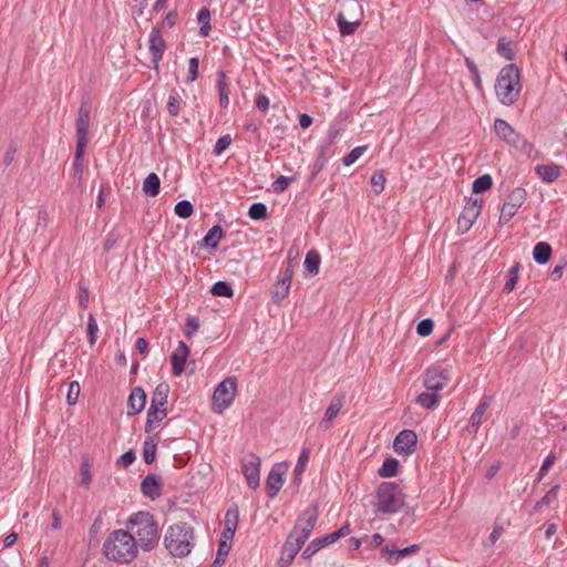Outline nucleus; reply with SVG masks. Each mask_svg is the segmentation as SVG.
Returning <instances> with one entry per match:
<instances>
[{
  "instance_id": "c03bdc74",
  "label": "nucleus",
  "mask_w": 567,
  "mask_h": 567,
  "mask_svg": "<svg viewBox=\"0 0 567 567\" xmlns=\"http://www.w3.org/2000/svg\"><path fill=\"white\" fill-rule=\"evenodd\" d=\"M358 24H359L358 22H349V21H347L344 16H343V13H339V16H338V25H339V30H340L341 34L349 35V34L354 33Z\"/></svg>"
},
{
  "instance_id": "9b49d317",
  "label": "nucleus",
  "mask_w": 567,
  "mask_h": 567,
  "mask_svg": "<svg viewBox=\"0 0 567 567\" xmlns=\"http://www.w3.org/2000/svg\"><path fill=\"white\" fill-rule=\"evenodd\" d=\"M481 203L482 202H480L478 199H474V200L471 199L465 204V206L457 219V230L458 231L464 234L467 230H470V228L473 226V224L475 223V220L477 219V217L481 214V209H482Z\"/></svg>"
},
{
  "instance_id": "bf43d9fd",
  "label": "nucleus",
  "mask_w": 567,
  "mask_h": 567,
  "mask_svg": "<svg viewBox=\"0 0 567 567\" xmlns=\"http://www.w3.org/2000/svg\"><path fill=\"white\" fill-rule=\"evenodd\" d=\"M99 331V326L96 320L92 315H89L87 319V334H89V342L91 346H93L96 341V333Z\"/></svg>"
},
{
  "instance_id": "1a4fd4ad",
  "label": "nucleus",
  "mask_w": 567,
  "mask_h": 567,
  "mask_svg": "<svg viewBox=\"0 0 567 567\" xmlns=\"http://www.w3.org/2000/svg\"><path fill=\"white\" fill-rule=\"evenodd\" d=\"M243 474L247 481V485L251 489H256L260 484V457L254 453L243 458Z\"/></svg>"
},
{
  "instance_id": "473e14b6",
  "label": "nucleus",
  "mask_w": 567,
  "mask_h": 567,
  "mask_svg": "<svg viewBox=\"0 0 567 567\" xmlns=\"http://www.w3.org/2000/svg\"><path fill=\"white\" fill-rule=\"evenodd\" d=\"M290 287L291 285L285 282V280L278 279L271 289V298L274 302H281L289 295Z\"/></svg>"
},
{
  "instance_id": "412c9836",
  "label": "nucleus",
  "mask_w": 567,
  "mask_h": 567,
  "mask_svg": "<svg viewBox=\"0 0 567 567\" xmlns=\"http://www.w3.org/2000/svg\"><path fill=\"white\" fill-rule=\"evenodd\" d=\"M91 106L89 102H82L76 118V135L87 136L90 126Z\"/></svg>"
},
{
  "instance_id": "0e129e2a",
  "label": "nucleus",
  "mask_w": 567,
  "mask_h": 567,
  "mask_svg": "<svg viewBox=\"0 0 567 567\" xmlns=\"http://www.w3.org/2000/svg\"><path fill=\"white\" fill-rule=\"evenodd\" d=\"M433 321L431 319H424L422 321L419 322L417 327H416V331L420 336L422 337H426L429 334H431V332L433 331Z\"/></svg>"
},
{
  "instance_id": "f3484780",
  "label": "nucleus",
  "mask_w": 567,
  "mask_h": 567,
  "mask_svg": "<svg viewBox=\"0 0 567 567\" xmlns=\"http://www.w3.org/2000/svg\"><path fill=\"white\" fill-rule=\"evenodd\" d=\"M141 491L152 499L159 497L162 494V478L156 474H147L141 483Z\"/></svg>"
},
{
  "instance_id": "b1692460",
  "label": "nucleus",
  "mask_w": 567,
  "mask_h": 567,
  "mask_svg": "<svg viewBox=\"0 0 567 567\" xmlns=\"http://www.w3.org/2000/svg\"><path fill=\"white\" fill-rule=\"evenodd\" d=\"M536 174L546 183L555 182L559 175V167L555 164L537 165L535 167Z\"/></svg>"
},
{
  "instance_id": "a18cd8bd",
  "label": "nucleus",
  "mask_w": 567,
  "mask_h": 567,
  "mask_svg": "<svg viewBox=\"0 0 567 567\" xmlns=\"http://www.w3.org/2000/svg\"><path fill=\"white\" fill-rule=\"evenodd\" d=\"M465 64L471 72V78L473 80V83L477 90L482 89V80L480 76V71L475 62L471 58H465Z\"/></svg>"
},
{
  "instance_id": "2f4dec72",
  "label": "nucleus",
  "mask_w": 567,
  "mask_h": 567,
  "mask_svg": "<svg viewBox=\"0 0 567 567\" xmlns=\"http://www.w3.org/2000/svg\"><path fill=\"white\" fill-rule=\"evenodd\" d=\"M197 21H198V24H199V34L203 37V38H206L209 35V32L212 30V25H210V11L208 8L206 7H203L198 14H197Z\"/></svg>"
},
{
  "instance_id": "c756f323",
  "label": "nucleus",
  "mask_w": 567,
  "mask_h": 567,
  "mask_svg": "<svg viewBox=\"0 0 567 567\" xmlns=\"http://www.w3.org/2000/svg\"><path fill=\"white\" fill-rule=\"evenodd\" d=\"M161 181L157 174L150 173L143 182V192L150 197H155L159 193Z\"/></svg>"
},
{
  "instance_id": "6e6d98bb",
  "label": "nucleus",
  "mask_w": 567,
  "mask_h": 567,
  "mask_svg": "<svg viewBox=\"0 0 567 567\" xmlns=\"http://www.w3.org/2000/svg\"><path fill=\"white\" fill-rule=\"evenodd\" d=\"M293 177L289 176H280L272 183V188L275 193L285 192L288 186L293 182Z\"/></svg>"
},
{
  "instance_id": "a211bd4d",
  "label": "nucleus",
  "mask_w": 567,
  "mask_h": 567,
  "mask_svg": "<svg viewBox=\"0 0 567 567\" xmlns=\"http://www.w3.org/2000/svg\"><path fill=\"white\" fill-rule=\"evenodd\" d=\"M239 520V512L238 507L236 505L229 507L225 515V526L224 530L221 533V537H224L227 540H233L237 525Z\"/></svg>"
},
{
  "instance_id": "72a5a7b5",
  "label": "nucleus",
  "mask_w": 567,
  "mask_h": 567,
  "mask_svg": "<svg viewBox=\"0 0 567 567\" xmlns=\"http://www.w3.org/2000/svg\"><path fill=\"white\" fill-rule=\"evenodd\" d=\"M420 550V545L413 544L409 547L398 549V548H390L388 545L382 548V551L385 554H389L391 557L395 556L396 560L403 557H406L409 555L415 554Z\"/></svg>"
},
{
  "instance_id": "f704fd0d",
  "label": "nucleus",
  "mask_w": 567,
  "mask_h": 567,
  "mask_svg": "<svg viewBox=\"0 0 567 567\" xmlns=\"http://www.w3.org/2000/svg\"><path fill=\"white\" fill-rule=\"evenodd\" d=\"M320 255L316 250H310L305 259V267L311 275H317L320 266Z\"/></svg>"
},
{
  "instance_id": "e2e57ef3",
  "label": "nucleus",
  "mask_w": 567,
  "mask_h": 567,
  "mask_svg": "<svg viewBox=\"0 0 567 567\" xmlns=\"http://www.w3.org/2000/svg\"><path fill=\"white\" fill-rule=\"evenodd\" d=\"M179 105H181V102H179L178 95L177 94H171L168 96V101H167V111H168L169 115H172V116L178 115V113H179Z\"/></svg>"
},
{
  "instance_id": "8fccbe9b",
  "label": "nucleus",
  "mask_w": 567,
  "mask_h": 567,
  "mask_svg": "<svg viewBox=\"0 0 567 567\" xmlns=\"http://www.w3.org/2000/svg\"><path fill=\"white\" fill-rule=\"evenodd\" d=\"M80 384L78 381H72L70 382L69 384V389H68V393H66V402L69 405H75L78 400H79V395H80Z\"/></svg>"
},
{
  "instance_id": "a878e982",
  "label": "nucleus",
  "mask_w": 567,
  "mask_h": 567,
  "mask_svg": "<svg viewBox=\"0 0 567 567\" xmlns=\"http://www.w3.org/2000/svg\"><path fill=\"white\" fill-rule=\"evenodd\" d=\"M217 87L219 93V104L221 107L226 109L229 104V83L224 71L218 72Z\"/></svg>"
},
{
  "instance_id": "774afa93",
  "label": "nucleus",
  "mask_w": 567,
  "mask_h": 567,
  "mask_svg": "<svg viewBox=\"0 0 567 567\" xmlns=\"http://www.w3.org/2000/svg\"><path fill=\"white\" fill-rule=\"evenodd\" d=\"M135 458V453L131 450L120 456V458L117 460V465L123 468H127L131 464H133Z\"/></svg>"
},
{
  "instance_id": "5701e85b",
  "label": "nucleus",
  "mask_w": 567,
  "mask_h": 567,
  "mask_svg": "<svg viewBox=\"0 0 567 567\" xmlns=\"http://www.w3.org/2000/svg\"><path fill=\"white\" fill-rule=\"evenodd\" d=\"M224 236V230L220 225H215L212 227L207 234L204 236L202 241L199 243L200 247H209L210 249H216L220 239Z\"/></svg>"
},
{
  "instance_id": "864d4df0",
  "label": "nucleus",
  "mask_w": 567,
  "mask_h": 567,
  "mask_svg": "<svg viewBox=\"0 0 567 567\" xmlns=\"http://www.w3.org/2000/svg\"><path fill=\"white\" fill-rule=\"evenodd\" d=\"M349 534H350V526H349V524H346L338 530L324 536L323 540L326 542V544H332L336 540H338L340 537H344Z\"/></svg>"
},
{
  "instance_id": "20e7f679",
  "label": "nucleus",
  "mask_w": 567,
  "mask_h": 567,
  "mask_svg": "<svg viewBox=\"0 0 567 567\" xmlns=\"http://www.w3.org/2000/svg\"><path fill=\"white\" fill-rule=\"evenodd\" d=\"M164 544L174 557L187 556L194 546V529L186 523H177L167 529Z\"/></svg>"
},
{
  "instance_id": "dca6fc26",
  "label": "nucleus",
  "mask_w": 567,
  "mask_h": 567,
  "mask_svg": "<svg viewBox=\"0 0 567 567\" xmlns=\"http://www.w3.org/2000/svg\"><path fill=\"white\" fill-rule=\"evenodd\" d=\"M188 355V346L184 341H179L171 355L172 370L175 377H179L184 372Z\"/></svg>"
},
{
  "instance_id": "7ed1b4c3",
  "label": "nucleus",
  "mask_w": 567,
  "mask_h": 567,
  "mask_svg": "<svg viewBox=\"0 0 567 567\" xmlns=\"http://www.w3.org/2000/svg\"><path fill=\"white\" fill-rule=\"evenodd\" d=\"M522 91L520 72L515 64H507L501 69L495 83V93L504 105L517 102Z\"/></svg>"
},
{
  "instance_id": "0eeeda50",
  "label": "nucleus",
  "mask_w": 567,
  "mask_h": 567,
  "mask_svg": "<svg viewBox=\"0 0 567 567\" xmlns=\"http://www.w3.org/2000/svg\"><path fill=\"white\" fill-rule=\"evenodd\" d=\"M494 130L497 136L503 138L507 144L513 147L524 151L525 153H529L532 151V145L517 133L506 121L502 118H496L494 122Z\"/></svg>"
},
{
  "instance_id": "680f3d73",
  "label": "nucleus",
  "mask_w": 567,
  "mask_h": 567,
  "mask_svg": "<svg viewBox=\"0 0 567 567\" xmlns=\"http://www.w3.org/2000/svg\"><path fill=\"white\" fill-rule=\"evenodd\" d=\"M231 144V137L230 135H224V136H220L216 144H215V147H214V151L213 153L215 155H220L229 145Z\"/></svg>"
},
{
  "instance_id": "13d9d810",
  "label": "nucleus",
  "mask_w": 567,
  "mask_h": 567,
  "mask_svg": "<svg viewBox=\"0 0 567 567\" xmlns=\"http://www.w3.org/2000/svg\"><path fill=\"white\" fill-rule=\"evenodd\" d=\"M91 481V464L87 458H83L81 464V484L87 486Z\"/></svg>"
},
{
  "instance_id": "69168bd1",
  "label": "nucleus",
  "mask_w": 567,
  "mask_h": 567,
  "mask_svg": "<svg viewBox=\"0 0 567 567\" xmlns=\"http://www.w3.org/2000/svg\"><path fill=\"white\" fill-rule=\"evenodd\" d=\"M198 58H190L188 61V82H194L198 78Z\"/></svg>"
},
{
  "instance_id": "052dcab7",
  "label": "nucleus",
  "mask_w": 567,
  "mask_h": 567,
  "mask_svg": "<svg viewBox=\"0 0 567 567\" xmlns=\"http://www.w3.org/2000/svg\"><path fill=\"white\" fill-rule=\"evenodd\" d=\"M199 329V322L195 317H188L186 319L184 334L187 338H192Z\"/></svg>"
},
{
  "instance_id": "423d86ee",
  "label": "nucleus",
  "mask_w": 567,
  "mask_h": 567,
  "mask_svg": "<svg viewBox=\"0 0 567 567\" xmlns=\"http://www.w3.org/2000/svg\"><path fill=\"white\" fill-rule=\"evenodd\" d=\"M237 394V379L227 378L221 381L215 389L212 399V409L215 413H223L228 409Z\"/></svg>"
},
{
  "instance_id": "c85d7f7f",
  "label": "nucleus",
  "mask_w": 567,
  "mask_h": 567,
  "mask_svg": "<svg viewBox=\"0 0 567 567\" xmlns=\"http://www.w3.org/2000/svg\"><path fill=\"white\" fill-rule=\"evenodd\" d=\"M158 436H148L143 444V460L146 464H152L156 456Z\"/></svg>"
},
{
  "instance_id": "4d7b16f0",
  "label": "nucleus",
  "mask_w": 567,
  "mask_h": 567,
  "mask_svg": "<svg viewBox=\"0 0 567 567\" xmlns=\"http://www.w3.org/2000/svg\"><path fill=\"white\" fill-rule=\"evenodd\" d=\"M310 457V451L308 449H303L301 454L299 455L297 465L295 467L296 476H300L305 472V466L308 463Z\"/></svg>"
},
{
  "instance_id": "f8f14e48",
  "label": "nucleus",
  "mask_w": 567,
  "mask_h": 567,
  "mask_svg": "<svg viewBox=\"0 0 567 567\" xmlns=\"http://www.w3.org/2000/svg\"><path fill=\"white\" fill-rule=\"evenodd\" d=\"M148 42V50L152 62L154 64V69L158 71L159 61L163 59L164 52L166 50V42L162 37V32L158 25L152 28Z\"/></svg>"
},
{
  "instance_id": "a19ab883",
  "label": "nucleus",
  "mask_w": 567,
  "mask_h": 567,
  "mask_svg": "<svg viewBox=\"0 0 567 567\" xmlns=\"http://www.w3.org/2000/svg\"><path fill=\"white\" fill-rule=\"evenodd\" d=\"M248 215L254 220H262L267 217V206L262 203H254L248 210Z\"/></svg>"
},
{
  "instance_id": "79ce46f5",
  "label": "nucleus",
  "mask_w": 567,
  "mask_h": 567,
  "mask_svg": "<svg viewBox=\"0 0 567 567\" xmlns=\"http://www.w3.org/2000/svg\"><path fill=\"white\" fill-rule=\"evenodd\" d=\"M497 53L505 58L506 60H513L515 58L514 51L511 47V42L507 41L505 38H501L497 42L496 47Z\"/></svg>"
},
{
  "instance_id": "37998d69",
  "label": "nucleus",
  "mask_w": 567,
  "mask_h": 567,
  "mask_svg": "<svg viewBox=\"0 0 567 567\" xmlns=\"http://www.w3.org/2000/svg\"><path fill=\"white\" fill-rule=\"evenodd\" d=\"M212 293L214 296H218V297H233L234 295V290L231 288V286L226 282V281H217L213 288H212Z\"/></svg>"
},
{
  "instance_id": "ea45409f",
  "label": "nucleus",
  "mask_w": 567,
  "mask_h": 567,
  "mask_svg": "<svg viewBox=\"0 0 567 567\" xmlns=\"http://www.w3.org/2000/svg\"><path fill=\"white\" fill-rule=\"evenodd\" d=\"M558 491H559V485H554L543 497L540 501H538L535 506H534V509L536 512H539L544 506H547L549 505L553 501H555L557 498V495H558Z\"/></svg>"
},
{
  "instance_id": "bb28decb",
  "label": "nucleus",
  "mask_w": 567,
  "mask_h": 567,
  "mask_svg": "<svg viewBox=\"0 0 567 567\" xmlns=\"http://www.w3.org/2000/svg\"><path fill=\"white\" fill-rule=\"evenodd\" d=\"M491 399L489 398H483V400L478 403L475 411L470 417V426L473 429L474 432L477 431L478 426L482 423L483 416L486 412V410L489 406Z\"/></svg>"
},
{
  "instance_id": "cd10ccee",
  "label": "nucleus",
  "mask_w": 567,
  "mask_h": 567,
  "mask_svg": "<svg viewBox=\"0 0 567 567\" xmlns=\"http://www.w3.org/2000/svg\"><path fill=\"white\" fill-rule=\"evenodd\" d=\"M415 402L424 409L433 410L440 402V395L434 391H424L417 395Z\"/></svg>"
},
{
  "instance_id": "7c9ffc66",
  "label": "nucleus",
  "mask_w": 567,
  "mask_h": 567,
  "mask_svg": "<svg viewBox=\"0 0 567 567\" xmlns=\"http://www.w3.org/2000/svg\"><path fill=\"white\" fill-rule=\"evenodd\" d=\"M166 410L148 409L145 432L151 433L166 416Z\"/></svg>"
},
{
  "instance_id": "09e8293b",
  "label": "nucleus",
  "mask_w": 567,
  "mask_h": 567,
  "mask_svg": "<svg viewBox=\"0 0 567 567\" xmlns=\"http://www.w3.org/2000/svg\"><path fill=\"white\" fill-rule=\"evenodd\" d=\"M367 148H368V146H365V145L354 147L349 154H347L343 157V159H342L343 164L346 166L352 165L363 155V153L365 152Z\"/></svg>"
},
{
  "instance_id": "4be33fe9",
  "label": "nucleus",
  "mask_w": 567,
  "mask_h": 567,
  "mask_svg": "<svg viewBox=\"0 0 567 567\" xmlns=\"http://www.w3.org/2000/svg\"><path fill=\"white\" fill-rule=\"evenodd\" d=\"M169 392V385L165 382L159 383L152 395L151 409L166 410L164 406L167 403V396Z\"/></svg>"
},
{
  "instance_id": "6e6552de",
  "label": "nucleus",
  "mask_w": 567,
  "mask_h": 567,
  "mask_svg": "<svg viewBox=\"0 0 567 567\" xmlns=\"http://www.w3.org/2000/svg\"><path fill=\"white\" fill-rule=\"evenodd\" d=\"M526 196V190L520 187H517L511 192L502 206L499 224L505 225L515 216L517 209L525 203Z\"/></svg>"
},
{
  "instance_id": "393cba45",
  "label": "nucleus",
  "mask_w": 567,
  "mask_h": 567,
  "mask_svg": "<svg viewBox=\"0 0 567 567\" xmlns=\"http://www.w3.org/2000/svg\"><path fill=\"white\" fill-rule=\"evenodd\" d=\"M551 252L553 249L548 243L539 241L533 249V258L537 264L544 265L549 261Z\"/></svg>"
},
{
  "instance_id": "4468645a",
  "label": "nucleus",
  "mask_w": 567,
  "mask_h": 567,
  "mask_svg": "<svg viewBox=\"0 0 567 567\" xmlns=\"http://www.w3.org/2000/svg\"><path fill=\"white\" fill-rule=\"evenodd\" d=\"M417 437L414 431H401L393 442V449L398 454L410 455L414 452Z\"/></svg>"
},
{
  "instance_id": "de8ad7c7",
  "label": "nucleus",
  "mask_w": 567,
  "mask_h": 567,
  "mask_svg": "<svg viewBox=\"0 0 567 567\" xmlns=\"http://www.w3.org/2000/svg\"><path fill=\"white\" fill-rule=\"evenodd\" d=\"M231 542L233 540H227L224 537H220L218 551H217V555L215 558V559H217V563L226 561V558L231 549Z\"/></svg>"
},
{
  "instance_id": "6ab92c4d",
  "label": "nucleus",
  "mask_w": 567,
  "mask_h": 567,
  "mask_svg": "<svg viewBox=\"0 0 567 567\" xmlns=\"http://www.w3.org/2000/svg\"><path fill=\"white\" fill-rule=\"evenodd\" d=\"M146 404V393L145 391L136 386L132 390L128 400H127V406H128V415H135L140 412H142Z\"/></svg>"
},
{
  "instance_id": "f257e3e1",
  "label": "nucleus",
  "mask_w": 567,
  "mask_h": 567,
  "mask_svg": "<svg viewBox=\"0 0 567 567\" xmlns=\"http://www.w3.org/2000/svg\"><path fill=\"white\" fill-rule=\"evenodd\" d=\"M103 554L109 560L128 564L137 555V542L131 532L113 530L103 543Z\"/></svg>"
},
{
  "instance_id": "c9c22d12",
  "label": "nucleus",
  "mask_w": 567,
  "mask_h": 567,
  "mask_svg": "<svg viewBox=\"0 0 567 567\" xmlns=\"http://www.w3.org/2000/svg\"><path fill=\"white\" fill-rule=\"evenodd\" d=\"M298 553L299 551L296 549V547H292L290 543L286 542L279 559L280 567L289 566Z\"/></svg>"
},
{
  "instance_id": "3c124183",
  "label": "nucleus",
  "mask_w": 567,
  "mask_h": 567,
  "mask_svg": "<svg viewBox=\"0 0 567 567\" xmlns=\"http://www.w3.org/2000/svg\"><path fill=\"white\" fill-rule=\"evenodd\" d=\"M385 185V176L383 172H375L371 177V186L373 192L379 195L383 192Z\"/></svg>"
},
{
  "instance_id": "2eb2a0df",
  "label": "nucleus",
  "mask_w": 567,
  "mask_h": 567,
  "mask_svg": "<svg viewBox=\"0 0 567 567\" xmlns=\"http://www.w3.org/2000/svg\"><path fill=\"white\" fill-rule=\"evenodd\" d=\"M286 468L282 464H275L270 470L266 481V493L269 498H274L284 485Z\"/></svg>"
},
{
  "instance_id": "39448f33",
  "label": "nucleus",
  "mask_w": 567,
  "mask_h": 567,
  "mask_svg": "<svg viewBox=\"0 0 567 567\" xmlns=\"http://www.w3.org/2000/svg\"><path fill=\"white\" fill-rule=\"evenodd\" d=\"M377 498V511L383 514L396 513L404 505L401 487L392 482H384L379 486Z\"/></svg>"
},
{
  "instance_id": "e433bc0d",
  "label": "nucleus",
  "mask_w": 567,
  "mask_h": 567,
  "mask_svg": "<svg viewBox=\"0 0 567 567\" xmlns=\"http://www.w3.org/2000/svg\"><path fill=\"white\" fill-rule=\"evenodd\" d=\"M398 460L389 457L383 462L378 473L381 477H393L398 473Z\"/></svg>"
},
{
  "instance_id": "ddd939ff",
  "label": "nucleus",
  "mask_w": 567,
  "mask_h": 567,
  "mask_svg": "<svg viewBox=\"0 0 567 567\" xmlns=\"http://www.w3.org/2000/svg\"><path fill=\"white\" fill-rule=\"evenodd\" d=\"M318 515L319 514L317 507L309 506L299 515L292 530H295L296 533H301L309 537L317 524Z\"/></svg>"
},
{
  "instance_id": "5fc2aeb1",
  "label": "nucleus",
  "mask_w": 567,
  "mask_h": 567,
  "mask_svg": "<svg viewBox=\"0 0 567 567\" xmlns=\"http://www.w3.org/2000/svg\"><path fill=\"white\" fill-rule=\"evenodd\" d=\"M326 542L323 540V537L313 539L305 549L303 557L309 558L312 555H315L320 548L326 546Z\"/></svg>"
},
{
  "instance_id": "aec40b11",
  "label": "nucleus",
  "mask_w": 567,
  "mask_h": 567,
  "mask_svg": "<svg viewBox=\"0 0 567 567\" xmlns=\"http://www.w3.org/2000/svg\"><path fill=\"white\" fill-rule=\"evenodd\" d=\"M343 406V398L342 396H334L329 406L326 410L324 417L320 422V427L323 430H328L331 426L332 421L337 417L340 410Z\"/></svg>"
},
{
  "instance_id": "9d476101",
  "label": "nucleus",
  "mask_w": 567,
  "mask_h": 567,
  "mask_svg": "<svg viewBox=\"0 0 567 567\" xmlns=\"http://www.w3.org/2000/svg\"><path fill=\"white\" fill-rule=\"evenodd\" d=\"M449 382V375L445 369L439 365L430 367L424 372L423 385L429 391L440 392Z\"/></svg>"
},
{
  "instance_id": "49530a36",
  "label": "nucleus",
  "mask_w": 567,
  "mask_h": 567,
  "mask_svg": "<svg viewBox=\"0 0 567 567\" xmlns=\"http://www.w3.org/2000/svg\"><path fill=\"white\" fill-rule=\"evenodd\" d=\"M175 214L181 218H188L193 212L194 207L189 200H181L175 205Z\"/></svg>"
},
{
  "instance_id": "58836bf2",
  "label": "nucleus",
  "mask_w": 567,
  "mask_h": 567,
  "mask_svg": "<svg viewBox=\"0 0 567 567\" xmlns=\"http://www.w3.org/2000/svg\"><path fill=\"white\" fill-rule=\"evenodd\" d=\"M519 269H520V266L518 262H516L514 266L511 267L509 269V272H508V279L506 280L505 285H504V292H511L514 290L517 281H518V278H519Z\"/></svg>"
},
{
  "instance_id": "603ef678",
  "label": "nucleus",
  "mask_w": 567,
  "mask_h": 567,
  "mask_svg": "<svg viewBox=\"0 0 567 567\" xmlns=\"http://www.w3.org/2000/svg\"><path fill=\"white\" fill-rule=\"evenodd\" d=\"M308 538V536L301 533H296L295 530H291L286 542L290 543L292 547H296V549L299 551Z\"/></svg>"
},
{
  "instance_id": "338daca9",
  "label": "nucleus",
  "mask_w": 567,
  "mask_h": 567,
  "mask_svg": "<svg viewBox=\"0 0 567 567\" xmlns=\"http://www.w3.org/2000/svg\"><path fill=\"white\" fill-rule=\"evenodd\" d=\"M87 144V136L76 135V148L74 159H82Z\"/></svg>"
},
{
  "instance_id": "4c0bfd02",
  "label": "nucleus",
  "mask_w": 567,
  "mask_h": 567,
  "mask_svg": "<svg viewBox=\"0 0 567 567\" xmlns=\"http://www.w3.org/2000/svg\"><path fill=\"white\" fill-rule=\"evenodd\" d=\"M492 185H493V179H492L491 175L485 174V175L477 177L474 181V183L472 185V190L475 194H480V193L488 190L492 187Z\"/></svg>"
},
{
  "instance_id": "f03ea898",
  "label": "nucleus",
  "mask_w": 567,
  "mask_h": 567,
  "mask_svg": "<svg viewBox=\"0 0 567 567\" xmlns=\"http://www.w3.org/2000/svg\"><path fill=\"white\" fill-rule=\"evenodd\" d=\"M127 527L132 529L137 546L152 550L159 540L158 527L154 516L148 512H137L130 516Z\"/></svg>"
}]
</instances>
